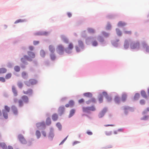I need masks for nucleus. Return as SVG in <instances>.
Masks as SVG:
<instances>
[{
    "mask_svg": "<svg viewBox=\"0 0 149 149\" xmlns=\"http://www.w3.org/2000/svg\"><path fill=\"white\" fill-rule=\"evenodd\" d=\"M10 110V107L7 105H5L4 107V109L2 110L3 116L5 119L8 118V113L9 112Z\"/></svg>",
    "mask_w": 149,
    "mask_h": 149,
    "instance_id": "obj_1",
    "label": "nucleus"
},
{
    "mask_svg": "<svg viewBox=\"0 0 149 149\" xmlns=\"http://www.w3.org/2000/svg\"><path fill=\"white\" fill-rule=\"evenodd\" d=\"M130 48L132 49H135L136 51H138L140 48V44L139 42H131L130 45Z\"/></svg>",
    "mask_w": 149,
    "mask_h": 149,
    "instance_id": "obj_2",
    "label": "nucleus"
},
{
    "mask_svg": "<svg viewBox=\"0 0 149 149\" xmlns=\"http://www.w3.org/2000/svg\"><path fill=\"white\" fill-rule=\"evenodd\" d=\"M122 107L123 108V109L124 110V113L125 116L127 115L128 113V110L131 112H133L134 111L135 109V108L134 107H130L127 106H124Z\"/></svg>",
    "mask_w": 149,
    "mask_h": 149,
    "instance_id": "obj_3",
    "label": "nucleus"
},
{
    "mask_svg": "<svg viewBox=\"0 0 149 149\" xmlns=\"http://www.w3.org/2000/svg\"><path fill=\"white\" fill-rule=\"evenodd\" d=\"M64 47L62 45H58L56 48L57 53L60 55H63L64 52Z\"/></svg>",
    "mask_w": 149,
    "mask_h": 149,
    "instance_id": "obj_4",
    "label": "nucleus"
},
{
    "mask_svg": "<svg viewBox=\"0 0 149 149\" xmlns=\"http://www.w3.org/2000/svg\"><path fill=\"white\" fill-rule=\"evenodd\" d=\"M54 129L52 127L50 128V130L48 135V139L50 141H52L54 136Z\"/></svg>",
    "mask_w": 149,
    "mask_h": 149,
    "instance_id": "obj_5",
    "label": "nucleus"
},
{
    "mask_svg": "<svg viewBox=\"0 0 149 149\" xmlns=\"http://www.w3.org/2000/svg\"><path fill=\"white\" fill-rule=\"evenodd\" d=\"M108 110V108L106 107H104L102 110L100 111L98 115V117L99 118H103Z\"/></svg>",
    "mask_w": 149,
    "mask_h": 149,
    "instance_id": "obj_6",
    "label": "nucleus"
},
{
    "mask_svg": "<svg viewBox=\"0 0 149 149\" xmlns=\"http://www.w3.org/2000/svg\"><path fill=\"white\" fill-rule=\"evenodd\" d=\"M36 126L37 129L39 130H44L46 127L45 123L44 121L37 123Z\"/></svg>",
    "mask_w": 149,
    "mask_h": 149,
    "instance_id": "obj_7",
    "label": "nucleus"
},
{
    "mask_svg": "<svg viewBox=\"0 0 149 149\" xmlns=\"http://www.w3.org/2000/svg\"><path fill=\"white\" fill-rule=\"evenodd\" d=\"M97 39L102 46H105L107 45V44L106 41L104 40V38L102 36H99L97 37Z\"/></svg>",
    "mask_w": 149,
    "mask_h": 149,
    "instance_id": "obj_8",
    "label": "nucleus"
},
{
    "mask_svg": "<svg viewBox=\"0 0 149 149\" xmlns=\"http://www.w3.org/2000/svg\"><path fill=\"white\" fill-rule=\"evenodd\" d=\"M21 59L25 64L28 63L27 61L31 62L33 60L32 58L30 56L26 55H24L23 57L21 58Z\"/></svg>",
    "mask_w": 149,
    "mask_h": 149,
    "instance_id": "obj_9",
    "label": "nucleus"
},
{
    "mask_svg": "<svg viewBox=\"0 0 149 149\" xmlns=\"http://www.w3.org/2000/svg\"><path fill=\"white\" fill-rule=\"evenodd\" d=\"M102 94L103 96L106 99L107 102H110L111 101L112 99V97L109 96L106 91H103Z\"/></svg>",
    "mask_w": 149,
    "mask_h": 149,
    "instance_id": "obj_10",
    "label": "nucleus"
},
{
    "mask_svg": "<svg viewBox=\"0 0 149 149\" xmlns=\"http://www.w3.org/2000/svg\"><path fill=\"white\" fill-rule=\"evenodd\" d=\"M18 139L21 143L25 144L27 143V141L23 135L20 134L18 136Z\"/></svg>",
    "mask_w": 149,
    "mask_h": 149,
    "instance_id": "obj_11",
    "label": "nucleus"
},
{
    "mask_svg": "<svg viewBox=\"0 0 149 149\" xmlns=\"http://www.w3.org/2000/svg\"><path fill=\"white\" fill-rule=\"evenodd\" d=\"M48 34V32L47 31H38L34 33L35 36H47Z\"/></svg>",
    "mask_w": 149,
    "mask_h": 149,
    "instance_id": "obj_12",
    "label": "nucleus"
},
{
    "mask_svg": "<svg viewBox=\"0 0 149 149\" xmlns=\"http://www.w3.org/2000/svg\"><path fill=\"white\" fill-rule=\"evenodd\" d=\"M65 107L63 105L60 106L58 108V112L60 116H61L65 111Z\"/></svg>",
    "mask_w": 149,
    "mask_h": 149,
    "instance_id": "obj_13",
    "label": "nucleus"
},
{
    "mask_svg": "<svg viewBox=\"0 0 149 149\" xmlns=\"http://www.w3.org/2000/svg\"><path fill=\"white\" fill-rule=\"evenodd\" d=\"M94 40V38L93 36L88 37L86 39V43L87 45H89L92 43L93 40Z\"/></svg>",
    "mask_w": 149,
    "mask_h": 149,
    "instance_id": "obj_14",
    "label": "nucleus"
},
{
    "mask_svg": "<svg viewBox=\"0 0 149 149\" xmlns=\"http://www.w3.org/2000/svg\"><path fill=\"white\" fill-rule=\"evenodd\" d=\"M22 100L26 104H27L29 102V98L26 95H23L21 97Z\"/></svg>",
    "mask_w": 149,
    "mask_h": 149,
    "instance_id": "obj_15",
    "label": "nucleus"
},
{
    "mask_svg": "<svg viewBox=\"0 0 149 149\" xmlns=\"http://www.w3.org/2000/svg\"><path fill=\"white\" fill-rule=\"evenodd\" d=\"M127 97V95L125 93H123L121 97V100L123 102H125L126 100Z\"/></svg>",
    "mask_w": 149,
    "mask_h": 149,
    "instance_id": "obj_16",
    "label": "nucleus"
},
{
    "mask_svg": "<svg viewBox=\"0 0 149 149\" xmlns=\"http://www.w3.org/2000/svg\"><path fill=\"white\" fill-rule=\"evenodd\" d=\"M12 91L13 94L14 96L15 97L17 96L18 95V92L14 86H12Z\"/></svg>",
    "mask_w": 149,
    "mask_h": 149,
    "instance_id": "obj_17",
    "label": "nucleus"
},
{
    "mask_svg": "<svg viewBox=\"0 0 149 149\" xmlns=\"http://www.w3.org/2000/svg\"><path fill=\"white\" fill-rule=\"evenodd\" d=\"M74 104V100H70L69 102L68 103L66 104L65 106L66 107H73Z\"/></svg>",
    "mask_w": 149,
    "mask_h": 149,
    "instance_id": "obj_18",
    "label": "nucleus"
},
{
    "mask_svg": "<svg viewBox=\"0 0 149 149\" xmlns=\"http://www.w3.org/2000/svg\"><path fill=\"white\" fill-rule=\"evenodd\" d=\"M76 112V110L74 109H71L70 111V113L68 116V118H70L73 116Z\"/></svg>",
    "mask_w": 149,
    "mask_h": 149,
    "instance_id": "obj_19",
    "label": "nucleus"
},
{
    "mask_svg": "<svg viewBox=\"0 0 149 149\" xmlns=\"http://www.w3.org/2000/svg\"><path fill=\"white\" fill-rule=\"evenodd\" d=\"M11 109L13 113L15 115L18 113V111L17 107L15 105H13L11 107Z\"/></svg>",
    "mask_w": 149,
    "mask_h": 149,
    "instance_id": "obj_20",
    "label": "nucleus"
},
{
    "mask_svg": "<svg viewBox=\"0 0 149 149\" xmlns=\"http://www.w3.org/2000/svg\"><path fill=\"white\" fill-rule=\"evenodd\" d=\"M117 16L115 14H109L106 16V17L109 19H112L115 18Z\"/></svg>",
    "mask_w": 149,
    "mask_h": 149,
    "instance_id": "obj_21",
    "label": "nucleus"
},
{
    "mask_svg": "<svg viewBox=\"0 0 149 149\" xmlns=\"http://www.w3.org/2000/svg\"><path fill=\"white\" fill-rule=\"evenodd\" d=\"M78 44L79 47L83 50L85 48L84 44L83 41L81 40H78Z\"/></svg>",
    "mask_w": 149,
    "mask_h": 149,
    "instance_id": "obj_22",
    "label": "nucleus"
},
{
    "mask_svg": "<svg viewBox=\"0 0 149 149\" xmlns=\"http://www.w3.org/2000/svg\"><path fill=\"white\" fill-rule=\"evenodd\" d=\"M141 96L143 98L147 99L148 98V97L146 94L145 91L144 90H142L140 92Z\"/></svg>",
    "mask_w": 149,
    "mask_h": 149,
    "instance_id": "obj_23",
    "label": "nucleus"
},
{
    "mask_svg": "<svg viewBox=\"0 0 149 149\" xmlns=\"http://www.w3.org/2000/svg\"><path fill=\"white\" fill-rule=\"evenodd\" d=\"M33 91L31 89H29L26 91H25L23 90V93L26 95L29 94V95H31L33 93Z\"/></svg>",
    "mask_w": 149,
    "mask_h": 149,
    "instance_id": "obj_24",
    "label": "nucleus"
},
{
    "mask_svg": "<svg viewBox=\"0 0 149 149\" xmlns=\"http://www.w3.org/2000/svg\"><path fill=\"white\" fill-rule=\"evenodd\" d=\"M129 47V43L128 41L126 39L125 40L124 44V48L125 49H127Z\"/></svg>",
    "mask_w": 149,
    "mask_h": 149,
    "instance_id": "obj_25",
    "label": "nucleus"
},
{
    "mask_svg": "<svg viewBox=\"0 0 149 149\" xmlns=\"http://www.w3.org/2000/svg\"><path fill=\"white\" fill-rule=\"evenodd\" d=\"M103 95L102 93L100 94L98 96V98L99 103H101L103 102Z\"/></svg>",
    "mask_w": 149,
    "mask_h": 149,
    "instance_id": "obj_26",
    "label": "nucleus"
},
{
    "mask_svg": "<svg viewBox=\"0 0 149 149\" xmlns=\"http://www.w3.org/2000/svg\"><path fill=\"white\" fill-rule=\"evenodd\" d=\"M126 24L125 22L120 21L118 22L117 24V26L118 27H123Z\"/></svg>",
    "mask_w": 149,
    "mask_h": 149,
    "instance_id": "obj_27",
    "label": "nucleus"
},
{
    "mask_svg": "<svg viewBox=\"0 0 149 149\" xmlns=\"http://www.w3.org/2000/svg\"><path fill=\"white\" fill-rule=\"evenodd\" d=\"M114 100L116 104H120V99L119 96H116L114 97Z\"/></svg>",
    "mask_w": 149,
    "mask_h": 149,
    "instance_id": "obj_28",
    "label": "nucleus"
},
{
    "mask_svg": "<svg viewBox=\"0 0 149 149\" xmlns=\"http://www.w3.org/2000/svg\"><path fill=\"white\" fill-rule=\"evenodd\" d=\"M49 49L51 53H54L55 48L54 46L52 45H49Z\"/></svg>",
    "mask_w": 149,
    "mask_h": 149,
    "instance_id": "obj_29",
    "label": "nucleus"
},
{
    "mask_svg": "<svg viewBox=\"0 0 149 149\" xmlns=\"http://www.w3.org/2000/svg\"><path fill=\"white\" fill-rule=\"evenodd\" d=\"M61 40L63 42L66 43H68L69 42L68 40L66 38L65 36L64 35H61Z\"/></svg>",
    "mask_w": 149,
    "mask_h": 149,
    "instance_id": "obj_30",
    "label": "nucleus"
},
{
    "mask_svg": "<svg viewBox=\"0 0 149 149\" xmlns=\"http://www.w3.org/2000/svg\"><path fill=\"white\" fill-rule=\"evenodd\" d=\"M83 95L85 97L89 98L92 97L93 96L92 94L89 92L84 93H83Z\"/></svg>",
    "mask_w": 149,
    "mask_h": 149,
    "instance_id": "obj_31",
    "label": "nucleus"
},
{
    "mask_svg": "<svg viewBox=\"0 0 149 149\" xmlns=\"http://www.w3.org/2000/svg\"><path fill=\"white\" fill-rule=\"evenodd\" d=\"M40 54L41 57L44 58L45 56L46 53L44 50L41 49L40 52Z\"/></svg>",
    "mask_w": 149,
    "mask_h": 149,
    "instance_id": "obj_32",
    "label": "nucleus"
},
{
    "mask_svg": "<svg viewBox=\"0 0 149 149\" xmlns=\"http://www.w3.org/2000/svg\"><path fill=\"white\" fill-rule=\"evenodd\" d=\"M20 61L22 63L20 64V67L22 69H24L26 68V66L28 64V63L25 64L21 59Z\"/></svg>",
    "mask_w": 149,
    "mask_h": 149,
    "instance_id": "obj_33",
    "label": "nucleus"
},
{
    "mask_svg": "<svg viewBox=\"0 0 149 149\" xmlns=\"http://www.w3.org/2000/svg\"><path fill=\"white\" fill-rule=\"evenodd\" d=\"M27 54L32 58H34L35 57V53L31 51H28L27 52Z\"/></svg>",
    "mask_w": 149,
    "mask_h": 149,
    "instance_id": "obj_34",
    "label": "nucleus"
},
{
    "mask_svg": "<svg viewBox=\"0 0 149 149\" xmlns=\"http://www.w3.org/2000/svg\"><path fill=\"white\" fill-rule=\"evenodd\" d=\"M49 55L50 59L52 61H54L56 58V56L54 53H50Z\"/></svg>",
    "mask_w": 149,
    "mask_h": 149,
    "instance_id": "obj_35",
    "label": "nucleus"
},
{
    "mask_svg": "<svg viewBox=\"0 0 149 149\" xmlns=\"http://www.w3.org/2000/svg\"><path fill=\"white\" fill-rule=\"evenodd\" d=\"M52 123V121L50 118L49 117H47L46 120V125L47 126L50 125Z\"/></svg>",
    "mask_w": 149,
    "mask_h": 149,
    "instance_id": "obj_36",
    "label": "nucleus"
},
{
    "mask_svg": "<svg viewBox=\"0 0 149 149\" xmlns=\"http://www.w3.org/2000/svg\"><path fill=\"white\" fill-rule=\"evenodd\" d=\"M83 111V112H86L88 113H91L90 111L89 110V108L88 107H83L82 108Z\"/></svg>",
    "mask_w": 149,
    "mask_h": 149,
    "instance_id": "obj_37",
    "label": "nucleus"
},
{
    "mask_svg": "<svg viewBox=\"0 0 149 149\" xmlns=\"http://www.w3.org/2000/svg\"><path fill=\"white\" fill-rule=\"evenodd\" d=\"M58 118V115L56 113H55L52 115V119L53 121H56Z\"/></svg>",
    "mask_w": 149,
    "mask_h": 149,
    "instance_id": "obj_38",
    "label": "nucleus"
},
{
    "mask_svg": "<svg viewBox=\"0 0 149 149\" xmlns=\"http://www.w3.org/2000/svg\"><path fill=\"white\" fill-rule=\"evenodd\" d=\"M22 77L25 79H27L28 77V75L26 72L23 71L22 72Z\"/></svg>",
    "mask_w": 149,
    "mask_h": 149,
    "instance_id": "obj_39",
    "label": "nucleus"
},
{
    "mask_svg": "<svg viewBox=\"0 0 149 149\" xmlns=\"http://www.w3.org/2000/svg\"><path fill=\"white\" fill-rule=\"evenodd\" d=\"M140 97V94L139 93H136L133 99L134 100H138Z\"/></svg>",
    "mask_w": 149,
    "mask_h": 149,
    "instance_id": "obj_40",
    "label": "nucleus"
},
{
    "mask_svg": "<svg viewBox=\"0 0 149 149\" xmlns=\"http://www.w3.org/2000/svg\"><path fill=\"white\" fill-rule=\"evenodd\" d=\"M29 81H30V83L31 85H34L36 84L37 83V81L35 79H29Z\"/></svg>",
    "mask_w": 149,
    "mask_h": 149,
    "instance_id": "obj_41",
    "label": "nucleus"
},
{
    "mask_svg": "<svg viewBox=\"0 0 149 149\" xmlns=\"http://www.w3.org/2000/svg\"><path fill=\"white\" fill-rule=\"evenodd\" d=\"M56 126L58 128L59 131H61L62 130V125L60 122H57L56 125Z\"/></svg>",
    "mask_w": 149,
    "mask_h": 149,
    "instance_id": "obj_42",
    "label": "nucleus"
},
{
    "mask_svg": "<svg viewBox=\"0 0 149 149\" xmlns=\"http://www.w3.org/2000/svg\"><path fill=\"white\" fill-rule=\"evenodd\" d=\"M0 147H1L3 149H8L7 145L4 142L0 143Z\"/></svg>",
    "mask_w": 149,
    "mask_h": 149,
    "instance_id": "obj_43",
    "label": "nucleus"
},
{
    "mask_svg": "<svg viewBox=\"0 0 149 149\" xmlns=\"http://www.w3.org/2000/svg\"><path fill=\"white\" fill-rule=\"evenodd\" d=\"M116 31L117 35L119 36H121L122 35V33L121 31L118 28L116 29Z\"/></svg>",
    "mask_w": 149,
    "mask_h": 149,
    "instance_id": "obj_44",
    "label": "nucleus"
},
{
    "mask_svg": "<svg viewBox=\"0 0 149 149\" xmlns=\"http://www.w3.org/2000/svg\"><path fill=\"white\" fill-rule=\"evenodd\" d=\"M111 43L114 47L117 48L118 46V42H116V41H115L114 40L111 41Z\"/></svg>",
    "mask_w": 149,
    "mask_h": 149,
    "instance_id": "obj_45",
    "label": "nucleus"
},
{
    "mask_svg": "<svg viewBox=\"0 0 149 149\" xmlns=\"http://www.w3.org/2000/svg\"><path fill=\"white\" fill-rule=\"evenodd\" d=\"M7 70L6 69L4 68H0V74L4 73L6 72Z\"/></svg>",
    "mask_w": 149,
    "mask_h": 149,
    "instance_id": "obj_46",
    "label": "nucleus"
},
{
    "mask_svg": "<svg viewBox=\"0 0 149 149\" xmlns=\"http://www.w3.org/2000/svg\"><path fill=\"white\" fill-rule=\"evenodd\" d=\"M36 134L37 139H39L40 137L41 133L39 130H37L36 131Z\"/></svg>",
    "mask_w": 149,
    "mask_h": 149,
    "instance_id": "obj_47",
    "label": "nucleus"
},
{
    "mask_svg": "<svg viewBox=\"0 0 149 149\" xmlns=\"http://www.w3.org/2000/svg\"><path fill=\"white\" fill-rule=\"evenodd\" d=\"M87 30L88 32L90 33H93L95 32V30L91 28H88Z\"/></svg>",
    "mask_w": 149,
    "mask_h": 149,
    "instance_id": "obj_48",
    "label": "nucleus"
},
{
    "mask_svg": "<svg viewBox=\"0 0 149 149\" xmlns=\"http://www.w3.org/2000/svg\"><path fill=\"white\" fill-rule=\"evenodd\" d=\"M19 106L20 107H22L24 105L23 102L22 100H19L18 101Z\"/></svg>",
    "mask_w": 149,
    "mask_h": 149,
    "instance_id": "obj_49",
    "label": "nucleus"
},
{
    "mask_svg": "<svg viewBox=\"0 0 149 149\" xmlns=\"http://www.w3.org/2000/svg\"><path fill=\"white\" fill-rule=\"evenodd\" d=\"M14 70L15 72H18L20 71V68L19 66L18 65H16L14 67Z\"/></svg>",
    "mask_w": 149,
    "mask_h": 149,
    "instance_id": "obj_50",
    "label": "nucleus"
},
{
    "mask_svg": "<svg viewBox=\"0 0 149 149\" xmlns=\"http://www.w3.org/2000/svg\"><path fill=\"white\" fill-rule=\"evenodd\" d=\"M13 65L14 63L10 62H8L7 65V67L9 68H12Z\"/></svg>",
    "mask_w": 149,
    "mask_h": 149,
    "instance_id": "obj_51",
    "label": "nucleus"
},
{
    "mask_svg": "<svg viewBox=\"0 0 149 149\" xmlns=\"http://www.w3.org/2000/svg\"><path fill=\"white\" fill-rule=\"evenodd\" d=\"M92 45L93 47H96L98 45V43L96 40H93L92 43Z\"/></svg>",
    "mask_w": 149,
    "mask_h": 149,
    "instance_id": "obj_52",
    "label": "nucleus"
},
{
    "mask_svg": "<svg viewBox=\"0 0 149 149\" xmlns=\"http://www.w3.org/2000/svg\"><path fill=\"white\" fill-rule=\"evenodd\" d=\"M17 86L20 89H22L23 86L22 83L20 81H18L17 83Z\"/></svg>",
    "mask_w": 149,
    "mask_h": 149,
    "instance_id": "obj_53",
    "label": "nucleus"
},
{
    "mask_svg": "<svg viewBox=\"0 0 149 149\" xmlns=\"http://www.w3.org/2000/svg\"><path fill=\"white\" fill-rule=\"evenodd\" d=\"M86 31L84 30L81 32V37L84 38H85L86 37L87 35L86 33Z\"/></svg>",
    "mask_w": 149,
    "mask_h": 149,
    "instance_id": "obj_54",
    "label": "nucleus"
},
{
    "mask_svg": "<svg viewBox=\"0 0 149 149\" xmlns=\"http://www.w3.org/2000/svg\"><path fill=\"white\" fill-rule=\"evenodd\" d=\"M24 83L25 85L29 87L31 85L30 83V81H29H29H24Z\"/></svg>",
    "mask_w": 149,
    "mask_h": 149,
    "instance_id": "obj_55",
    "label": "nucleus"
},
{
    "mask_svg": "<svg viewBox=\"0 0 149 149\" xmlns=\"http://www.w3.org/2000/svg\"><path fill=\"white\" fill-rule=\"evenodd\" d=\"M65 52L67 54H70L72 52V50L68 48H66L65 49H64Z\"/></svg>",
    "mask_w": 149,
    "mask_h": 149,
    "instance_id": "obj_56",
    "label": "nucleus"
},
{
    "mask_svg": "<svg viewBox=\"0 0 149 149\" xmlns=\"http://www.w3.org/2000/svg\"><path fill=\"white\" fill-rule=\"evenodd\" d=\"M88 107L90 111H94L96 110V109L94 105H92L90 107Z\"/></svg>",
    "mask_w": 149,
    "mask_h": 149,
    "instance_id": "obj_57",
    "label": "nucleus"
},
{
    "mask_svg": "<svg viewBox=\"0 0 149 149\" xmlns=\"http://www.w3.org/2000/svg\"><path fill=\"white\" fill-rule=\"evenodd\" d=\"M141 44L143 48H146L148 46L147 43L145 41H142L141 42Z\"/></svg>",
    "mask_w": 149,
    "mask_h": 149,
    "instance_id": "obj_58",
    "label": "nucleus"
},
{
    "mask_svg": "<svg viewBox=\"0 0 149 149\" xmlns=\"http://www.w3.org/2000/svg\"><path fill=\"white\" fill-rule=\"evenodd\" d=\"M12 74L11 73H8L5 76V78L6 79H10L11 77Z\"/></svg>",
    "mask_w": 149,
    "mask_h": 149,
    "instance_id": "obj_59",
    "label": "nucleus"
},
{
    "mask_svg": "<svg viewBox=\"0 0 149 149\" xmlns=\"http://www.w3.org/2000/svg\"><path fill=\"white\" fill-rule=\"evenodd\" d=\"M25 21V19H19L16 20L14 24H17L20 22H24Z\"/></svg>",
    "mask_w": 149,
    "mask_h": 149,
    "instance_id": "obj_60",
    "label": "nucleus"
},
{
    "mask_svg": "<svg viewBox=\"0 0 149 149\" xmlns=\"http://www.w3.org/2000/svg\"><path fill=\"white\" fill-rule=\"evenodd\" d=\"M149 117V116L148 115H145L143 116V117H141V120H146L148 119Z\"/></svg>",
    "mask_w": 149,
    "mask_h": 149,
    "instance_id": "obj_61",
    "label": "nucleus"
},
{
    "mask_svg": "<svg viewBox=\"0 0 149 149\" xmlns=\"http://www.w3.org/2000/svg\"><path fill=\"white\" fill-rule=\"evenodd\" d=\"M68 49L70 50H72L73 48V45L72 42H70L69 44L68 47Z\"/></svg>",
    "mask_w": 149,
    "mask_h": 149,
    "instance_id": "obj_62",
    "label": "nucleus"
},
{
    "mask_svg": "<svg viewBox=\"0 0 149 149\" xmlns=\"http://www.w3.org/2000/svg\"><path fill=\"white\" fill-rule=\"evenodd\" d=\"M140 104L142 105H144L146 104V101L144 99H141L139 101Z\"/></svg>",
    "mask_w": 149,
    "mask_h": 149,
    "instance_id": "obj_63",
    "label": "nucleus"
},
{
    "mask_svg": "<svg viewBox=\"0 0 149 149\" xmlns=\"http://www.w3.org/2000/svg\"><path fill=\"white\" fill-rule=\"evenodd\" d=\"M111 25L110 23L109 22H107V25L106 26V29L107 30H109L111 29Z\"/></svg>",
    "mask_w": 149,
    "mask_h": 149,
    "instance_id": "obj_64",
    "label": "nucleus"
}]
</instances>
